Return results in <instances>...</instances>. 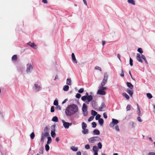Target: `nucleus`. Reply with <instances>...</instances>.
<instances>
[{
    "label": "nucleus",
    "instance_id": "nucleus-1",
    "mask_svg": "<svg viewBox=\"0 0 155 155\" xmlns=\"http://www.w3.org/2000/svg\"><path fill=\"white\" fill-rule=\"evenodd\" d=\"M78 110V106L75 104H72L68 107L65 110V113L68 116H71L76 112Z\"/></svg>",
    "mask_w": 155,
    "mask_h": 155
},
{
    "label": "nucleus",
    "instance_id": "nucleus-2",
    "mask_svg": "<svg viewBox=\"0 0 155 155\" xmlns=\"http://www.w3.org/2000/svg\"><path fill=\"white\" fill-rule=\"evenodd\" d=\"M88 141L90 143H93L96 141H101V138L98 137H91L88 139Z\"/></svg>",
    "mask_w": 155,
    "mask_h": 155
},
{
    "label": "nucleus",
    "instance_id": "nucleus-3",
    "mask_svg": "<svg viewBox=\"0 0 155 155\" xmlns=\"http://www.w3.org/2000/svg\"><path fill=\"white\" fill-rule=\"evenodd\" d=\"M93 98V97L91 95H89L88 96H83L81 98V99L82 101H85L87 100L88 102H90L92 101Z\"/></svg>",
    "mask_w": 155,
    "mask_h": 155
},
{
    "label": "nucleus",
    "instance_id": "nucleus-4",
    "mask_svg": "<svg viewBox=\"0 0 155 155\" xmlns=\"http://www.w3.org/2000/svg\"><path fill=\"white\" fill-rule=\"evenodd\" d=\"M108 78V75L107 73H104V78L101 83V85L104 86L107 83Z\"/></svg>",
    "mask_w": 155,
    "mask_h": 155
},
{
    "label": "nucleus",
    "instance_id": "nucleus-5",
    "mask_svg": "<svg viewBox=\"0 0 155 155\" xmlns=\"http://www.w3.org/2000/svg\"><path fill=\"white\" fill-rule=\"evenodd\" d=\"M118 122L119 121L117 119L113 118L112 119V121L110 123L109 126L110 127L114 129V125H117Z\"/></svg>",
    "mask_w": 155,
    "mask_h": 155
},
{
    "label": "nucleus",
    "instance_id": "nucleus-6",
    "mask_svg": "<svg viewBox=\"0 0 155 155\" xmlns=\"http://www.w3.org/2000/svg\"><path fill=\"white\" fill-rule=\"evenodd\" d=\"M55 126L54 125H52L51 128L53 130H52L51 132V137L53 138H54L56 135V134L55 132Z\"/></svg>",
    "mask_w": 155,
    "mask_h": 155
},
{
    "label": "nucleus",
    "instance_id": "nucleus-7",
    "mask_svg": "<svg viewBox=\"0 0 155 155\" xmlns=\"http://www.w3.org/2000/svg\"><path fill=\"white\" fill-rule=\"evenodd\" d=\"M62 122L63 123V126L66 129H68L69 128V126L71 125V123H69L65 122L64 120H62Z\"/></svg>",
    "mask_w": 155,
    "mask_h": 155
},
{
    "label": "nucleus",
    "instance_id": "nucleus-8",
    "mask_svg": "<svg viewBox=\"0 0 155 155\" xmlns=\"http://www.w3.org/2000/svg\"><path fill=\"white\" fill-rule=\"evenodd\" d=\"M26 71L27 72H30L32 69V67L31 64H28L27 65Z\"/></svg>",
    "mask_w": 155,
    "mask_h": 155
},
{
    "label": "nucleus",
    "instance_id": "nucleus-9",
    "mask_svg": "<svg viewBox=\"0 0 155 155\" xmlns=\"http://www.w3.org/2000/svg\"><path fill=\"white\" fill-rule=\"evenodd\" d=\"M27 44L34 49H36L37 48V45L34 43H31V42H29L27 43Z\"/></svg>",
    "mask_w": 155,
    "mask_h": 155
},
{
    "label": "nucleus",
    "instance_id": "nucleus-10",
    "mask_svg": "<svg viewBox=\"0 0 155 155\" xmlns=\"http://www.w3.org/2000/svg\"><path fill=\"white\" fill-rule=\"evenodd\" d=\"M141 55L139 53H137V56L136 58V59H137V60H138V61L139 62H141V63H142L143 61H142V59H141Z\"/></svg>",
    "mask_w": 155,
    "mask_h": 155
},
{
    "label": "nucleus",
    "instance_id": "nucleus-11",
    "mask_svg": "<svg viewBox=\"0 0 155 155\" xmlns=\"http://www.w3.org/2000/svg\"><path fill=\"white\" fill-rule=\"evenodd\" d=\"M97 94L101 95H104L106 94V92L100 89L98 90Z\"/></svg>",
    "mask_w": 155,
    "mask_h": 155
},
{
    "label": "nucleus",
    "instance_id": "nucleus-12",
    "mask_svg": "<svg viewBox=\"0 0 155 155\" xmlns=\"http://www.w3.org/2000/svg\"><path fill=\"white\" fill-rule=\"evenodd\" d=\"M35 87V89L37 91H39L40 88L41 87L40 85H38L37 84H34Z\"/></svg>",
    "mask_w": 155,
    "mask_h": 155
},
{
    "label": "nucleus",
    "instance_id": "nucleus-13",
    "mask_svg": "<svg viewBox=\"0 0 155 155\" xmlns=\"http://www.w3.org/2000/svg\"><path fill=\"white\" fill-rule=\"evenodd\" d=\"M87 106L86 104L84 103L83 105V107L82 108V111L87 110Z\"/></svg>",
    "mask_w": 155,
    "mask_h": 155
},
{
    "label": "nucleus",
    "instance_id": "nucleus-14",
    "mask_svg": "<svg viewBox=\"0 0 155 155\" xmlns=\"http://www.w3.org/2000/svg\"><path fill=\"white\" fill-rule=\"evenodd\" d=\"M126 84L127 87H129L132 90L133 89V86L131 83L127 82Z\"/></svg>",
    "mask_w": 155,
    "mask_h": 155
},
{
    "label": "nucleus",
    "instance_id": "nucleus-15",
    "mask_svg": "<svg viewBox=\"0 0 155 155\" xmlns=\"http://www.w3.org/2000/svg\"><path fill=\"white\" fill-rule=\"evenodd\" d=\"M127 92L129 94V95L132 96L133 94V91H131L130 89H127Z\"/></svg>",
    "mask_w": 155,
    "mask_h": 155
},
{
    "label": "nucleus",
    "instance_id": "nucleus-16",
    "mask_svg": "<svg viewBox=\"0 0 155 155\" xmlns=\"http://www.w3.org/2000/svg\"><path fill=\"white\" fill-rule=\"evenodd\" d=\"M93 133L94 135H98L100 134L99 131L98 130L96 129L94 130Z\"/></svg>",
    "mask_w": 155,
    "mask_h": 155
},
{
    "label": "nucleus",
    "instance_id": "nucleus-17",
    "mask_svg": "<svg viewBox=\"0 0 155 155\" xmlns=\"http://www.w3.org/2000/svg\"><path fill=\"white\" fill-rule=\"evenodd\" d=\"M69 89V86L67 85H65L64 86L63 90L64 91H67Z\"/></svg>",
    "mask_w": 155,
    "mask_h": 155
},
{
    "label": "nucleus",
    "instance_id": "nucleus-18",
    "mask_svg": "<svg viewBox=\"0 0 155 155\" xmlns=\"http://www.w3.org/2000/svg\"><path fill=\"white\" fill-rule=\"evenodd\" d=\"M66 84L69 85H71V80L70 78L67 79L66 81Z\"/></svg>",
    "mask_w": 155,
    "mask_h": 155
},
{
    "label": "nucleus",
    "instance_id": "nucleus-19",
    "mask_svg": "<svg viewBox=\"0 0 155 155\" xmlns=\"http://www.w3.org/2000/svg\"><path fill=\"white\" fill-rule=\"evenodd\" d=\"M82 127L83 129H84L86 128L87 127V124L84 122H83L82 123Z\"/></svg>",
    "mask_w": 155,
    "mask_h": 155
},
{
    "label": "nucleus",
    "instance_id": "nucleus-20",
    "mask_svg": "<svg viewBox=\"0 0 155 155\" xmlns=\"http://www.w3.org/2000/svg\"><path fill=\"white\" fill-rule=\"evenodd\" d=\"M93 150L94 152H97L98 151V149L96 146H94L93 147Z\"/></svg>",
    "mask_w": 155,
    "mask_h": 155
},
{
    "label": "nucleus",
    "instance_id": "nucleus-21",
    "mask_svg": "<svg viewBox=\"0 0 155 155\" xmlns=\"http://www.w3.org/2000/svg\"><path fill=\"white\" fill-rule=\"evenodd\" d=\"M71 57L72 60L74 61H75V62L77 63V61H76V59L75 57V56L74 53H72V54Z\"/></svg>",
    "mask_w": 155,
    "mask_h": 155
},
{
    "label": "nucleus",
    "instance_id": "nucleus-22",
    "mask_svg": "<svg viewBox=\"0 0 155 155\" xmlns=\"http://www.w3.org/2000/svg\"><path fill=\"white\" fill-rule=\"evenodd\" d=\"M17 57L16 55H14L12 57V61H16L17 60Z\"/></svg>",
    "mask_w": 155,
    "mask_h": 155
},
{
    "label": "nucleus",
    "instance_id": "nucleus-23",
    "mask_svg": "<svg viewBox=\"0 0 155 155\" xmlns=\"http://www.w3.org/2000/svg\"><path fill=\"white\" fill-rule=\"evenodd\" d=\"M52 120L55 122H57L58 121V119L57 117L54 116L53 117Z\"/></svg>",
    "mask_w": 155,
    "mask_h": 155
},
{
    "label": "nucleus",
    "instance_id": "nucleus-24",
    "mask_svg": "<svg viewBox=\"0 0 155 155\" xmlns=\"http://www.w3.org/2000/svg\"><path fill=\"white\" fill-rule=\"evenodd\" d=\"M122 94L128 100L129 99V96L126 93H123Z\"/></svg>",
    "mask_w": 155,
    "mask_h": 155
},
{
    "label": "nucleus",
    "instance_id": "nucleus-25",
    "mask_svg": "<svg viewBox=\"0 0 155 155\" xmlns=\"http://www.w3.org/2000/svg\"><path fill=\"white\" fill-rule=\"evenodd\" d=\"M98 122L101 125H102L104 123V120L102 118L98 120Z\"/></svg>",
    "mask_w": 155,
    "mask_h": 155
},
{
    "label": "nucleus",
    "instance_id": "nucleus-26",
    "mask_svg": "<svg viewBox=\"0 0 155 155\" xmlns=\"http://www.w3.org/2000/svg\"><path fill=\"white\" fill-rule=\"evenodd\" d=\"M71 149L73 151H77L78 150V148L77 147H75L73 146L71 147Z\"/></svg>",
    "mask_w": 155,
    "mask_h": 155
},
{
    "label": "nucleus",
    "instance_id": "nucleus-27",
    "mask_svg": "<svg viewBox=\"0 0 155 155\" xmlns=\"http://www.w3.org/2000/svg\"><path fill=\"white\" fill-rule=\"evenodd\" d=\"M91 114L94 116H96L97 114V112L94 110H92Z\"/></svg>",
    "mask_w": 155,
    "mask_h": 155
},
{
    "label": "nucleus",
    "instance_id": "nucleus-28",
    "mask_svg": "<svg viewBox=\"0 0 155 155\" xmlns=\"http://www.w3.org/2000/svg\"><path fill=\"white\" fill-rule=\"evenodd\" d=\"M82 133L84 134H86L88 133V129L85 128L84 129H83L82 131Z\"/></svg>",
    "mask_w": 155,
    "mask_h": 155
},
{
    "label": "nucleus",
    "instance_id": "nucleus-29",
    "mask_svg": "<svg viewBox=\"0 0 155 155\" xmlns=\"http://www.w3.org/2000/svg\"><path fill=\"white\" fill-rule=\"evenodd\" d=\"M48 140L47 142V144H49L51 142V138L50 137H48Z\"/></svg>",
    "mask_w": 155,
    "mask_h": 155
},
{
    "label": "nucleus",
    "instance_id": "nucleus-30",
    "mask_svg": "<svg viewBox=\"0 0 155 155\" xmlns=\"http://www.w3.org/2000/svg\"><path fill=\"white\" fill-rule=\"evenodd\" d=\"M127 2L129 3H131L133 5H135V2L134 0H128Z\"/></svg>",
    "mask_w": 155,
    "mask_h": 155
},
{
    "label": "nucleus",
    "instance_id": "nucleus-31",
    "mask_svg": "<svg viewBox=\"0 0 155 155\" xmlns=\"http://www.w3.org/2000/svg\"><path fill=\"white\" fill-rule=\"evenodd\" d=\"M147 97H148L149 99H151L152 97V96L151 94L150 93H147Z\"/></svg>",
    "mask_w": 155,
    "mask_h": 155
},
{
    "label": "nucleus",
    "instance_id": "nucleus-32",
    "mask_svg": "<svg viewBox=\"0 0 155 155\" xmlns=\"http://www.w3.org/2000/svg\"><path fill=\"white\" fill-rule=\"evenodd\" d=\"M45 149L46 151H48L49 149V146L48 144H46L45 146Z\"/></svg>",
    "mask_w": 155,
    "mask_h": 155
},
{
    "label": "nucleus",
    "instance_id": "nucleus-33",
    "mask_svg": "<svg viewBox=\"0 0 155 155\" xmlns=\"http://www.w3.org/2000/svg\"><path fill=\"white\" fill-rule=\"evenodd\" d=\"M30 136L31 139H33L35 137V135L34 133L32 132Z\"/></svg>",
    "mask_w": 155,
    "mask_h": 155
},
{
    "label": "nucleus",
    "instance_id": "nucleus-34",
    "mask_svg": "<svg viewBox=\"0 0 155 155\" xmlns=\"http://www.w3.org/2000/svg\"><path fill=\"white\" fill-rule=\"evenodd\" d=\"M82 111L83 112L84 115L85 116H87L88 114V111H87V110H84V111Z\"/></svg>",
    "mask_w": 155,
    "mask_h": 155
},
{
    "label": "nucleus",
    "instance_id": "nucleus-35",
    "mask_svg": "<svg viewBox=\"0 0 155 155\" xmlns=\"http://www.w3.org/2000/svg\"><path fill=\"white\" fill-rule=\"evenodd\" d=\"M97 147L99 149H101L102 147V145L101 142H99L97 144Z\"/></svg>",
    "mask_w": 155,
    "mask_h": 155
},
{
    "label": "nucleus",
    "instance_id": "nucleus-36",
    "mask_svg": "<svg viewBox=\"0 0 155 155\" xmlns=\"http://www.w3.org/2000/svg\"><path fill=\"white\" fill-rule=\"evenodd\" d=\"M101 115L100 114H97L95 117V119L96 120H99L100 119H101Z\"/></svg>",
    "mask_w": 155,
    "mask_h": 155
},
{
    "label": "nucleus",
    "instance_id": "nucleus-37",
    "mask_svg": "<svg viewBox=\"0 0 155 155\" xmlns=\"http://www.w3.org/2000/svg\"><path fill=\"white\" fill-rule=\"evenodd\" d=\"M54 105H58V102L57 100H55L54 102Z\"/></svg>",
    "mask_w": 155,
    "mask_h": 155
},
{
    "label": "nucleus",
    "instance_id": "nucleus-38",
    "mask_svg": "<svg viewBox=\"0 0 155 155\" xmlns=\"http://www.w3.org/2000/svg\"><path fill=\"white\" fill-rule=\"evenodd\" d=\"M92 127L95 128L96 127L97 124L95 122H93L92 123Z\"/></svg>",
    "mask_w": 155,
    "mask_h": 155
},
{
    "label": "nucleus",
    "instance_id": "nucleus-39",
    "mask_svg": "<svg viewBox=\"0 0 155 155\" xmlns=\"http://www.w3.org/2000/svg\"><path fill=\"white\" fill-rule=\"evenodd\" d=\"M115 128L117 131H120L119 126L117 125H115Z\"/></svg>",
    "mask_w": 155,
    "mask_h": 155
},
{
    "label": "nucleus",
    "instance_id": "nucleus-40",
    "mask_svg": "<svg viewBox=\"0 0 155 155\" xmlns=\"http://www.w3.org/2000/svg\"><path fill=\"white\" fill-rule=\"evenodd\" d=\"M137 51L141 54L143 53L142 49L141 48H138L137 49Z\"/></svg>",
    "mask_w": 155,
    "mask_h": 155
},
{
    "label": "nucleus",
    "instance_id": "nucleus-41",
    "mask_svg": "<svg viewBox=\"0 0 155 155\" xmlns=\"http://www.w3.org/2000/svg\"><path fill=\"white\" fill-rule=\"evenodd\" d=\"M84 91V89L83 88H81L78 90V92L80 93H82Z\"/></svg>",
    "mask_w": 155,
    "mask_h": 155
},
{
    "label": "nucleus",
    "instance_id": "nucleus-42",
    "mask_svg": "<svg viewBox=\"0 0 155 155\" xmlns=\"http://www.w3.org/2000/svg\"><path fill=\"white\" fill-rule=\"evenodd\" d=\"M103 86L101 85L100 89H101V90H103V91H104V90H105L107 88L106 87H103Z\"/></svg>",
    "mask_w": 155,
    "mask_h": 155
},
{
    "label": "nucleus",
    "instance_id": "nucleus-43",
    "mask_svg": "<svg viewBox=\"0 0 155 155\" xmlns=\"http://www.w3.org/2000/svg\"><path fill=\"white\" fill-rule=\"evenodd\" d=\"M94 116H91L89 118V119H88V121L89 122H90V121H92V120H93V119H94Z\"/></svg>",
    "mask_w": 155,
    "mask_h": 155
},
{
    "label": "nucleus",
    "instance_id": "nucleus-44",
    "mask_svg": "<svg viewBox=\"0 0 155 155\" xmlns=\"http://www.w3.org/2000/svg\"><path fill=\"white\" fill-rule=\"evenodd\" d=\"M131 109L130 106V105H128L126 107V109L127 111Z\"/></svg>",
    "mask_w": 155,
    "mask_h": 155
},
{
    "label": "nucleus",
    "instance_id": "nucleus-45",
    "mask_svg": "<svg viewBox=\"0 0 155 155\" xmlns=\"http://www.w3.org/2000/svg\"><path fill=\"white\" fill-rule=\"evenodd\" d=\"M133 61L132 59L130 58V64L131 66L133 65Z\"/></svg>",
    "mask_w": 155,
    "mask_h": 155
},
{
    "label": "nucleus",
    "instance_id": "nucleus-46",
    "mask_svg": "<svg viewBox=\"0 0 155 155\" xmlns=\"http://www.w3.org/2000/svg\"><path fill=\"white\" fill-rule=\"evenodd\" d=\"M81 97V95L79 93L76 94V97L78 98H79Z\"/></svg>",
    "mask_w": 155,
    "mask_h": 155
},
{
    "label": "nucleus",
    "instance_id": "nucleus-47",
    "mask_svg": "<svg viewBox=\"0 0 155 155\" xmlns=\"http://www.w3.org/2000/svg\"><path fill=\"white\" fill-rule=\"evenodd\" d=\"M95 69H96V70H98L99 71H101V68L98 67V66H96L95 67Z\"/></svg>",
    "mask_w": 155,
    "mask_h": 155
},
{
    "label": "nucleus",
    "instance_id": "nucleus-48",
    "mask_svg": "<svg viewBox=\"0 0 155 155\" xmlns=\"http://www.w3.org/2000/svg\"><path fill=\"white\" fill-rule=\"evenodd\" d=\"M85 148L86 149H90V145H89L87 144L85 145Z\"/></svg>",
    "mask_w": 155,
    "mask_h": 155
},
{
    "label": "nucleus",
    "instance_id": "nucleus-49",
    "mask_svg": "<svg viewBox=\"0 0 155 155\" xmlns=\"http://www.w3.org/2000/svg\"><path fill=\"white\" fill-rule=\"evenodd\" d=\"M43 149L44 148L43 147L41 148L40 150V153L42 154L43 153Z\"/></svg>",
    "mask_w": 155,
    "mask_h": 155
},
{
    "label": "nucleus",
    "instance_id": "nucleus-50",
    "mask_svg": "<svg viewBox=\"0 0 155 155\" xmlns=\"http://www.w3.org/2000/svg\"><path fill=\"white\" fill-rule=\"evenodd\" d=\"M51 112H54V107L53 106L51 107Z\"/></svg>",
    "mask_w": 155,
    "mask_h": 155
},
{
    "label": "nucleus",
    "instance_id": "nucleus-51",
    "mask_svg": "<svg viewBox=\"0 0 155 155\" xmlns=\"http://www.w3.org/2000/svg\"><path fill=\"white\" fill-rule=\"evenodd\" d=\"M148 155H155V152H150L149 153Z\"/></svg>",
    "mask_w": 155,
    "mask_h": 155
},
{
    "label": "nucleus",
    "instance_id": "nucleus-52",
    "mask_svg": "<svg viewBox=\"0 0 155 155\" xmlns=\"http://www.w3.org/2000/svg\"><path fill=\"white\" fill-rule=\"evenodd\" d=\"M44 135L46 137H48V136H49V134H48V132H45L44 134Z\"/></svg>",
    "mask_w": 155,
    "mask_h": 155
},
{
    "label": "nucleus",
    "instance_id": "nucleus-53",
    "mask_svg": "<svg viewBox=\"0 0 155 155\" xmlns=\"http://www.w3.org/2000/svg\"><path fill=\"white\" fill-rule=\"evenodd\" d=\"M103 116L104 118L106 119L107 118V116L106 113H104L103 114Z\"/></svg>",
    "mask_w": 155,
    "mask_h": 155
},
{
    "label": "nucleus",
    "instance_id": "nucleus-54",
    "mask_svg": "<svg viewBox=\"0 0 155 155\" xmlns=\"http://www.w3.org/2000/svg\"><path fill=\"white\" fill-rule=\"evenodd\" d=\"M57 106L56 107V109L58 110H61V107L60 106L58 105H56Z\"/></svg>",
    "mask_w": 155,
    "mask_h": 155
},
{
    "label": "nucleus",
    "instance_id": "nucleus-55",
    "mask_svg": "<svg viewBox=\"0 0 155 155\" xmlns=\"http://www.w3.org/2000/svg\"><path fill=\"white\" fill-rule=\"evenodd\" d=\"M101 107H103V108H105L106 107V106L105 104L104 103H102L101 104Z\"/></svg>",
    "mask_w": 155,
    "mask_h": 155
},
{
    "label": "nucleus",
    "instance_id": "nucleus-56",
    "mask_svg": "<svg viewBox=\"0 0 155 155\" xmlns=\"http://www.w3.org/2000/svg\"><path fill=\"white\" fill-rule=\"evenodd\" d=\"M121 72L122 74H120V75L121 77H124V72L122 70H121Z\"/></svg>",
    "mask_w": 155,
    "mask_h": 155
},
{
    "label": "nucleus",
    "instance_id": "nucleus-57",
    "mask_svg": "<svg viewBox=\"0 0 155 155\" xmlns=\"http://www.w3.org/2000/svg\"><path fill=\"white\" fill-rule=\"evenodd\" d=\"M44 130L45 132H48V127H45V129H44Z\"/></svg>",
    "mask_w": 155,
    "mask_h": 155
},
{
    "label": "nucleus",
    "instance_id": "nucleus-58",
    "mask_svg": "<svg viewBox=\"0 0 155 155\" xmlns=\"http://www.w3.org/2000/svg\"><path fill=\"white\" fill-rule=\"evenodd\" d=\"M137 120L140 122H141L142 121V120L141 119V118L140 117H138L137 118Z\"/></svg>",
    "mask_w": 155,
    "mask_h": 155
},
{
    "label": "nucleus",
    "instance_id": "nucleus-59",
    "mask_svg": "<svg viewBox=\"0 0 155 155\" xmlns=\"http://www.w3.org/2000/svg\"><path fill=\"white\" fill-rule=\"evenodd\" d=\"M141 58L143 59V60H145L146 58L145 56L143 54L141 55Z\"/></svg>",
    "mask_w": 155,
    "mask_h": 155
},
{
    "label": "nucleus",
    "instance_id": "nucleus-60",
    "mask_svg": "<svg viewBox=\"0 0 155 155\" xmlns=\"http://www.w3.org/2000/svg\"><path fill=\"white\" fill-rule=\"evenodd\" d=\"M45 137L44 136H42L41 139V140L43 142H44L45 139Z\"/></svg>",
    "mask_w": 155,
    "mask_h": 155
},
{
    "label": "nucleus",
    "instance_id": "nucleus-61",
    "mask_svg": "<svg viewBox=\"0 0 155 155\" xmlns=\"http://www.w3.org/2000/svg\"><path fill=\"white\" fill-rule=\"evenodd\" d=\"M129 74H130V77H131V78H132L133 80H134V79L132 77V74H131V72H130V71H129Z\"/></svg>",
    "mask_w": 155,
    "mask_h": 155
},
{
    "label": "nucleus",
    "instance_id": "nucleus-62",
    "mask_svg": "<svg viewBox=\"0 0 155 155\" xmlns=\"http://www.w3.org/2000/svg\"><path fill=\"white\" fill-rule=\"evenodd\" d=\"M117 57L118 58V59H119V60H120L121 61L120 58V54H117Z\"/></svg>",
    "mask_w": 155,
    "mask_h": 155
},
{
    "label": "nucleus",
    "instance_id": "nucleus-63",
    "mask_svg": "<svg viewBox=\"0 0 155 155\" xmlns=\"http://www.w3.org/2000/svg\"><path fill=\"white\" fill-rule=\"evenodd\" d=\"M76 155H81V153L80 151H78L76 153Z\"/></svg>",
    "mask_w": 155,
    "mask_h": 155
},
{
    "label": "nucleus",
    "instance_id": "nucleus-64",
    "mask_svg": "<svg viewBox=\"0 0 155 155\" xmlns=\"http://www.w3.org/2000/svg\"><path fill=\"white\" fill-rule=\"evenodd\" d=\"M42 2H43L45 4H46L47 3V0H42Z\"/></svg>",
    "mask_w": 155,
    "mask_h": 155
}]
</instances>
